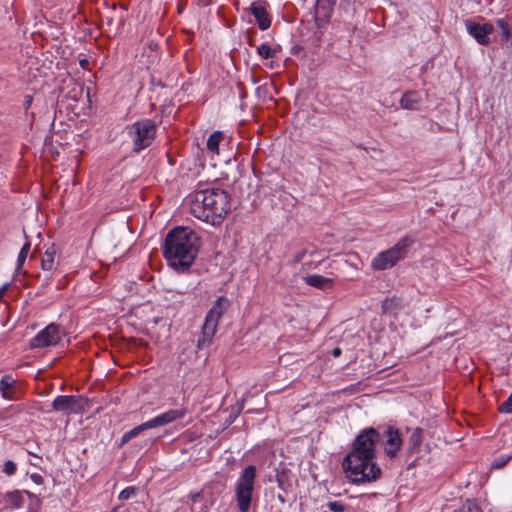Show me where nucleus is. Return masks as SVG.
I'll return each mask as SVG.
<instances>
[{
	"mask_svg": "<svg viewBox=\"0 0 512 512\" xmlns=\"http://www.w3.org/2000/svg\"><path fill=\"white\" fill-rule=\"evenodd\" d=\"M186 414H187L186 408L171 409V410H168V411L154 417L153 419H151L147 422H148L150 428L152 429V428L164 426V425L170 424L176 420L182 419Z\"/></svg>",
	"mask_w": 512,
	"mask_h": 512,
	"instance_id": "11",
	"label": "nucleus"
},
{
	"mask_svg": "<svg viewBox=\"0 0 512 512\" xmlns=\"http://www.w3.org/2000/svg\"><path fill=\"white\" fill-rule=\"evenodd\" d=\"M79 64L82 68H87L89 65V61L86 58H83L79 61Z\"/></svg>",
	"mask_w": 512,
	"mask_h": 512,
	"instance_id": "34",
	"label": "nucleus"
},
{
	"mask_svg": "<svg viewBox=\"0 0 512 512\" xmlns=\"http://www.w3.org/2000/svg\"><path fill=\"white\" fill-rule=\"evenodd\" d=\"M303 279L307 285L321 290L331 289L333 286L332 278L324 277L318 274L307 275Z\"/></svg>",
	"mask_w": 512,
	"mask_h": 512,
	"instance_id": "14",
	"label": "nucleus"
},
{
	"mask_svg": "<svg viewBox=\"0 0 512 512\" xmlns=\"http://www.w3.org/2000/svg\"><path fill=\"white\" fill-rule=\"evenodd\" d=\"M303 256H304V254H303V253H298V254L296 255L295 259H294V262H295V263L300 262V261L302 260V257H303Z\"/></svg>",
	"mask_w": 512,
	"mask_h": 512,
	"instance_id": "36",
	"label": "nucleus"
},
{
	"mask_svg": "<svg viewBox=\"0 0 512 512\" xmlns=\"http://www.w3.org/2000/svg\"><path fill=\"white\" fill-rule=\"evenodd\" d=\"M230 307V301L225 296L218 297L207 312L201 334L197 340V349L203 350L213 342L218 323L225 311Z\"/></svg>",
	"mask_w": 512,
	"mask_h": 512,
	"instance_id": "4",
	"label": "nucleus"
},
{
	"mask_svg": "<svg viewBox=\"0 0 512 512\" xmlns=\"http://www.w3.org/2000/svg\"><path fill=\"white\" fill-rule=\"evenodd\" d=\"M231 209L229 195L225 190L210 188L196 191L191 200V214L207 223L218 225Z\"/></svg>",
	"mask_w": 512,
	"mask_h": 512,
	"instance_id": "3",
	"label": "nucleus"
},
{
	"mask_svg": "<svg viewBox=\"0 0 512 512\" xmlns=\"http://www.w3.org/2000/svg\"><path fill=\"white\" fill-rule=\"evenodd\" d=\"M423 441V430L421 428H416L411 433L409 440H408V446L409 451L411 453L415 452L419 449Z\"/></svg>",
	"mask_w": 512,
	"mask_h": 512,
	"instance_id": "19",
	"label": "nucleus"
},
{
	"mask_svg": "<svg viewBox=\"0 0 512 512\" xmlns=\"http://www.w3.org/2000/svg\"><path fill=\"white\" fill-rule=\"evenodd\" d=\"M386 442H385V453L390 457L394 458L402 444L399 432L389 428L385 431Z\"/></svg>",
	"mask_w": 512,
	"mask_h": 512,
	"instance_id": "12",
	"label": "nucleus"
},
{
	"mask_svg": "<svg viewBox=\"0 0 512 512\" xmlns=\"http://www.w3.org/2000/svg\"><path fill=\"white\" fill-rule=\"evenodd\" d=\"M222 139V133L220 131L213 132L207 140V149L215 154L219 152V143Z\"/></svg>",
	"mask_w": 512,
	"mask_h": 512,
	"instance_id": "22",
	"label": "nucleus"
},
{
	"mask_svg": "<svg viewBox=\"0 0 512 512\" xmlns=\"http://www.w3.org/2000/svg\"><path fill=\"white\" fill-rule=\"evenodd\" d=\"M454 512H481V509L476 502L467 500L458 509L454 510Z\"/></svg>",
	"mask_w": 512,
	"mask_h": 512,
	"instance_id": "23",
	"label": "nucleus"
},
{
	"mask_svg": "<svg viewBox=\"0 0 512 512\" xmlns=\"http://www.w3.org/2000/svg\"><path fill=\"white\" fill-rule=\"evenodd\" d=\"M257 94L261 97H267V90L265 86H260L257 88Z\"/></svg>",
	"mask_w": 512,
	"mask_h": 512,
	"instance_id": "32",
	"label": "nucleus"
},
{
	"mask_svg": "<svg viewBox=\"0 0 512 512\" xmlns=\"http://www.w3.org/2000/svg\"><path fill=\"white\" fill-rule=\"evenodd\" d=\"M200 238L188 227H176L165 239L163 254L169 265L177 271L187 270L194 262Z\"/></svg>",
	"mask_w": 512,
	"mask_h": 512,
	"instance_id": "2",
	"label": "nucleus"
},
{
	"mask_svg": "<svg viewBox=\"0 0 512 512\" xmlns=\"http://www.w3.org/2000/svg\"><path fill=\"white\" fill-rule=\"evenodd\" d=\"M77 403L78 402L74 396L61 395L54 399L52 407L55 411L70 414L76 411Z\"/></svg>",
	"mask_w": 512,
	"mask_h": 512,
	"instance_id": "13",
	"label": "nucleus"
},
{
	"mask_svg": "<svg viewBox=\"0 0 512 512\" xmlns=\"http://www.w3.org/2000/svg\"><path fill=\"white\" fill-rule=\"evenodd\" d=\"M137 491H138V489L136 487H134V486L127 487V488H125L124 490H122L120 492L119 499L121 501L128 500L132 496H135Z\"/></svg>",
	"mask_w": 512,
	"mask_h": 512,
	"instance_id": "28",
	"label": "nucleus"
},
{
	"mask_svg": "<svg viewBox=\"0 0 512 512\" xmlns=\"http://www.w3.org/2000/svg\"><path fill=\"white\" fill-rule=\"evenodd\" d=\"M256 478V468L253 465L247 466L235 485V499L240 512H248L251 506L252 494Z\"/></svg>",
	"mask_w": 512,
	"mask_h": 512,
	"instance_id": "6",
	"label": "nucleus"
},
{
	"mask_svg": "<svg viewBox=\"0 0 512 512\" xmlns=\"http://www.w3.org/2000/svg\"><path fill=\"white\" fill-rule=\"evenodd\" d=\"M147 429H151L148 422H144L136 427H134L133 429H131L130 431L126 432L122 438H121V441H120V447L124 446L126 443H128L131 439L135 438L136 436H138L141 432L147 430Z\"/></svg>",
	"mask_w": 512,
	"mask_h": 512,
	"instance_id": "18",
	"label": "nucleus"
},
{
	"mask_svg": "<svg viewBox=\"0 0 512 512\" xmlns=\"http://www.w3.org/2000/svg\"><path fill=\"white\" fill-rule=\"evenodd\" d=\"M29 454L33 455V456H37V454H35L34 452L32 451H28Z\"/></svg>",
	"mask_w": 512,
	"mask_h": 512,
	"instance_id": "39",
	"label": "nucleus"
},
{
	"mask_svg": "<svg viewBox=\"0 0 512 512\" xmlns=\"http://www.w3.org/2000/svg\"><path fill=\"white\" fill-rule=\"evenodd\" d=\"M56 250L54 247L48 248L41 260V267L43 270L50 271L54 266Z\"/></svg>",
	"mask_w": 512,
	"mask_h": 512,
	"instance_id": "20",
	"label": "nucleus"
},
{
	"mask_svg": "<svg viewBox=\"0 0 512 512\" xmlns=\"http://www.w3.org/2000/svg\"><path fill=\"white\" fill-rule=\"evenodd\" d=\"M341 352H342L341 349L339 347H336V348L333 349L332 355L334 357H339L341 355Z\"/></svg>",
	"mask_w": 512,
	"mask_h": 512,
	"instance_id": "35",
	"label": "nucleus"
},
{
	"mask_svg": "<svg viewBox=\"0 0 512 512\" xmlns=\"http://www.w3.org/2000/svg\"><path fill=\"white\" fill-rule=\"evenodd\" d=\"M326 505L331 512H345L347 508L341 501H329Z\"/></svg>",
	"mask_w": 512,
	"mask_h": 512,
	"instance_id": "29",
	"label": "nucleus"
},
{
	"mask_svg": "<svg viewBox=\"0 0 512 512\" xmlns=\"http://www.w3.org/2000/svg\"><path fill=\"white\" fill-rule=\"evenodd\" d=\"M467 31L468 33L480 44V45H488L490 43V35L494 31V27L490 23H467Z\"/></svg>",
	"mask_w": 512,
	"mask_h": 512,
	"instance_id": "10",
	"label": "nucleus"
},
{
	"mask_svg": "<svg viewBox=\"0 0 512 512\" xmlns=\"http://www.w3.org/2000/svg\"><path fill=\"white\" fill-rule=\"evenodd\" d=\"M496 23L498 27L501 29L502 40L508 41V39L510 38V30L506 21L504 19H498Z\"/></svg>",
	"mask_w": 512,
	"mask_h": 512,
	"instance_id": "27",
	"label": "nucleus"
},
{
	"mask_svg": "<svg viewBox=\"0 0 512 512\" xmlns=\"http://www.w3.org/2000/svg\"><path fill=\"white\" fill-rule=\"evenodd\" d=\"M278 498H279V500H280L281 502H284V501H285V500H284V498H283L281 495H279V497H278Z\"/></svg>",
	"mask_w": 512,
	"mask_h": 512,
	"instance_id": "38",
	"label": "nucleus"
},
{
	"mask_svg": "<svg viewBox=\"0 0 512 512\" xmlns=\"http://www.w3.org/2000/svg\"><path fill=\"white\" fill-rule=\"evenodd\" d=\"M510 459L511 456L509 455H500L493 460L491 467L494 469H501L509 462Z\"/></svg>",
	"mask_w": 512,
	"mask_h": 512,
	"instance_id": "26",
	"label": "nucleus"
},
{
	"mask_svg": "<svg viewBox=\"0 0 512 512\" xmlns=\"http://www.w3.org/2000/svg\"><path fill=\"white\" fill-rule=\"evenodd\" d=\"M16 381L9 375H5L0 380V393L7 400L14 399Z\"/></svg>",
	"mask_w": 512,
	"mask_h": 512,
	"instance_id": "17",
	"label": "nucleus"
},
{
	"mask_svg": "<svg viewBox=\"0 0 512 512\" xmlns=\"http://www.w3.org/2000/svg\"><path fill=\"white\" fill-rule=\"evenodd\" d=\"M156 130V124L150 119L134 123L129 130V135L133 140V151L140 152L150 146L155 139Z\"/></svg>",
	"mask_w": 512,
	"mask_h": 512,
	"instance_id": "7",
	"label": "nucleus"
},
{
	"mask_svg": "<svg viewBox=\"0 0 512 512\" xmlns=\"http://www.w3.org/2000/svg\"><path fill=\"white\" fill-rule=\"evenodd\" d=\"M61 340L59 326L51 323L30 341L31 348H45L56 345Z\"/></svg>",
	"mask_w": 512,
	"mask_h": 512,
	"instance_id": "8",
	"label": "nucleus"
},
{
	"mask_svg": "<svg viewBox=\"0 0 512 512\" xmlns=\"http://www.w3.org/2000/svg\"><path fill=\"white\" fill-rule=\"evenodd\" d=\"M414 240L408 236L401 238L390 249L380 252L371 263L374 270L382 271L392 268L396 263L404 259Z\"/></svg>",
	"mask_w": 512,
	"mask_h": 512,
	"instance_id": "5",
	"label": "nucleus"
},
{
	"mask_svg": "<svg viewBox=\"0 0 512 512\" xmlns=\"http://www.w3.org/2000/svg\"><path fill=\"white\" fill-rule=\"evenodd\" d=\"M379 432L370 427L356 437L352 451L345 457L343 468L354 483L374 482L381 476V469L375 462Z\"/></svg>",
	"mask_w": 512,
	"mask_h": 512,
	"instance_id": "1",
	"label": "nucleus"
},
{
	"mask_svg": "<svg viewBox=\"0 0 512 512\" xmlns=\"http://www.w3.org/2000/svg\"><path fill=\"white\" fill-rule=\"evenodd\" d=\"M403 307V299L397 296L387 297L382 302V312L388 315H397Z\"/></svg>",
	"mask_w": 512,
	"mask_h": 512,
	"instance_id": "15",
	"label": "nucleus"
},
{
	"mask_svg": "<svg viewBox=\"0 0 512 512\" xmlns=\"http://www.w3.org/2000/svg\"><path fill=\"white\" fill-rule=\"evenodd\" d=\"M6 501L10 508L17 509L23 505L24 498L20 491H13L6 494Z\"/></svg>",
	"mask_w": 512,
	"mask_h": 512,
	"instance_id": "21",
	"label": "nucleus"
},
{
	"mask_svg": "<svg viewBox=\"0 0 512 512\" xmlns=\"http://www.w3.org/2000/svg\"><path fill=\"white\" fill-rule=\"evenodd\" d=\"M257 52L264 59L272 58L276 54V51L272 49L268 44L260 45L257 48Z\"/></svg>",
	"mask_w": 512,
	"mask_h": 512,
	"instance_id": "24",
	"label": "nucleus"
},
{
	"mask_svg": "<svg viewBox=\"0 0 512 512\" xmlns=\"http://www.w3.org/2000/svg\"><path fill=\"white\" fill-rule=\"evenodd\" d=\"M31 100H32V99H31V97H28V100H27V105H30V103H31Z\"/></svg>",
	"mask_w": 512,
	"mask_h": 512,
	"instance_id": "37",
	"label": "nucleus"
},
{
	"mask_svg": "<svg viewBox=\"0 0 512 512\" xmlns=\"http://www.w3.org/2000/svg\"><path fill=\"white\" fill-rule=\"evenodd\" d=\"M31 480L36 483V484H42L43 483V478L41 475L37 474V473H34L31 475Z\"/></svg>",
	"mask_w": 512,
	"mask_h": 512,
	"instance_id": "31",
	"label": "nucleus"
},
{
	"mask_svg": "<svg viewBox=\"0 0 512 512\" xmlns=\"http://www.w3.org/2000/svg\"><path fill=\"white\" fill-rule=\"evenodd\" d=\"M30 246H31L30 242L27 241L23 245L22 249L20 250L18 258H17V269H20L23 266V264L27 258L28 252L30 250Z\"/></svg>",
	"mask_w": 512,
	"mask_h": 512,
	"instance_id": "25",
	"label": "nucleus"
},
{
	"mask_svg": "<svg viewBox=\"0 0 512 512\" xmlns=\"http://www.w3.org/2000/svg\"><path fill=\"white\" fill-rule=\"evenodd\" d=\"M16 470H17V465L12 460H7L4 463L3 472L5 474H7L8 476H11V475L15 474Z\"/></svg>",
	"mask_w": 512,
	"mask_h": 512,
	"instance_id": "30",
	"label": "nucleus"
},
{
	"mask_svg": "<svg viewBox=\"0 0 512 512\" xmlns=\"http://www.w3.org/2000/svg\"><path fill=\"white\" fill-rule=\"evenodd\" d=\"M422 103V97L416 91H408L403 94L400 105L404 109L417 110Z\"/></svg>",
	"mask_w": 512,
	"mask_h": 512,
	"instance_id": "16",
	"label": "nucleus"
},
{
	"mask_svg": "<svg viewBox=\"0 0 512 512\" xmlns=\"http://www.w3.org/2000/svg\"><path fill=\"white\" fill-rule=\"evenodd\" d=\"M267 2L257 0L252 2L248 11L254 16L260 30L265 31L271 26V18L267 12Z\"/></svg>",
	"mask_w": 512,
	"mask_h": 512,
	"instance_id": "9",
	"label": "nucleus"
},
{
	"mask_svg": "<svg viewBox=\"0 0 512 512\" xmlns=\"http://www.w3.org/2000/svg\"><path fill=\"white\" fill-rule=\"evenodd\" d=\"M74 97L77 98L78 95H81L83 93V88L79 85H76L73 89Z\"/></svg>",
	"mask_w": 512,
	"mask_h": 512,
	"instance_id": "33",
	"label": "nucleus"
}]
</instances>
